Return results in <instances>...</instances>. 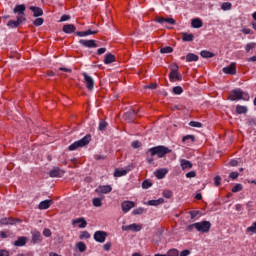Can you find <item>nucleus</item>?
I'll list each match as a JSON object with an SVG mask.
<instances>
[{
    "instance_id": "obj_1",
    "label": "nucleus",
    "mask_w": 256,
    "mask_h": 256,
    "mask_svg": "<svg viewBox=\"0 0 256 256\" xmlns=\"http://www.w3.org/2000/svg\"><path fill=\"white\" fill-rule=\"evenodd\" d=\"M149 153L151 155V157H155V155H157V157H159V159L165 157V155H168V153H171V149H169L166 146H155L150 148Z\"/></svg>"
},
{
    "instance_id": "obj_2",
    "label": "nucleus",
    "mask_w": 256,
    "mask_h": 256,
    "mask_svg": "<svg viewBox=\"0 0 256 256\" xmlns=\"http://www.w3.org/2000/svg\"><path fill=\"white\" fill-rule=\"evenodd\" d=\"M91 143V134H87L82 139L72 143L69 147V151H76V149H80L81 147H87Z\"/></svg>"
},
{
    "instance_id": "obj_3",
    "label": "nucleus",
    "mask_w": 256,
    "mask_h": 256,
    "mask_svg": "<svg viewBox=\"0 0 256 256\" xmlns=\"http://www.w3.org/2000/svg\"><path fill=\"white\" fill-rule=\"evenodd\" d=\"M230 101H249V94L243 92L241 89L232 90L228 97Z\"/></svg>"
},
{
    "instance_id": "obj_4",
    "label": "nucleus",
    "mask_w": 256,
    "mask_h": 256,
    "mask_svg": "<svg viewBox=\"0 0 256 256\" xmlns=\"http://www.w3.org/2000/svg\"><path fill=\"white\" fill-rule=\"evenodd\" d=\"M195 229L200 233H209L211 231V222L209 221H202L194 223Z\"/></svg>"
},
{
    "instance_id": "obj_5",
    "label": "nucleus",
    "mask_w": 256,
    "mask_h": 256,
    "mask_svg": "<svg viewBox=\"0 0 256 256\" xmlns=\"http://www.w3.org/2000/svg\"><path fill=\"white\" fill-rule=\"evenodd\" d=\"M82 75L84 77L86 89H88V91H93V89H95V80H93V77L89 76L87 72H83Z\"/></svg>"
},
{
    "instance_id": "obj_6",
    "label": "nucleus",
    "mask_w": 256,
    "mask_h": 256,
    "mask_svg": "<svg viewBox=\"0 0 256 256\" xmlns=\"http://www.w3.org/2000/svg\"><path fill=\"white\" fill-rule=\"evenodd\" d=\"M107 235V232L98 230L94 233V240L97 241V243H105Z\"/></svg>"
},
{
    "instance_id": "obj_7",
    "label": "nucleus",
    "mask_w": 256,
    "mask_h": 256,
    "mask_svg": "<svg viewBox=\"0 0 256 256\" xmlns=\"http://www.w3.org/2000/svg\"><path fill=\"white\" fill-rule=\"evenodd\" d=\"M135 117H137V112H135L133 109L129 110L123 115L124 121H127L128 123H134Z\"/></svg>"
},
{
    "instance_id": "obj_8",
    "label": "nucleus",
    "mask_w": 256,
    "mask_h": 256,
    "mask_svg": "<svg viewBox=\"0 0 256 256\" xmlns=\"http://www.w3.org/2000/svg\"><path fill=\"white\" fill-rule=\"evenodd\" d=\"M80 45H83V47H87L88 49H93L99 47L97 44V41L95 40H84L81 39L79 40Z\"/></svg>"
},
{
    "instance_id": "obj_9",
    "label": "nucleus",
    "mask_w": 256,
    "mask_h": 256,
    "mask_svg": "<svg viewBox=\"0 0 256 256\" xmlns=\"http://www.w3.org/2000/svg\"><path fill=\"white\" fill-rule=\"evenodd\" d=\"M236 63L232 62L229 66L223 68V73L226 75H237Z\"/></svg>"
},
{
    "instance_id": "obj_10",
    "label": "nucleus",
    "mask_w": 256,
    "mask_h": 256,
    "mask_svg": "<svg viewBox=\"0 0 256 256\" xmlns=\"http://www.w3.org/2000/svg\"><path fill=\"white\" fill-rule=\"evenodd\" d=\"M23 21H27V19L25 17H17V20H10L7 23V27H9L10 29H15L17 28L18 25H21V23H23Z\"/></svg>"
},
{
    "instance_id": "obj_11",
    "label": "nucleus",
    "mask_w": 256,
    "mask_h": 256,
    "mask_svg": "<svg viewBox=\"0 0 256 256\" xmlns=\"http://www.w3.org/2000/svg\"><path fill=\"white\" fill-rule=\"evenodd\" d=\"M143 229V226L141 224H130L127 226H122V231H134V232H139Z\"/></svg>"
},
{
    "instance_id": "obj_12",
    "label": "nucleus",
    "mask_w": 256,
    "mask_h": 256,
    "mask_svg": "<svg viewBox=\"0 0 256 256\" xmlns=\"http://www.w3.org/2000/svg\"><path fill=\"white\" fill-rule=\"evenodd\" d=\"M26 9H27V7L25 6V4H18L14 7L13 13H17L18 14L17 17H25Z\"/></svg>"
},
{
    "instance_id": "obj_13",
    "label": "nucleus",
    "mask_w": 256,
    "mask_h": 256,
    "mask_svg": "<svg viewBox=\"0 0 256 256\" xmlns=\"http://www.w3.org/2000/svg\"><path fill=\"white\" fill-rule=\"evenodd\" d=\"M155 22L160 23L161 25H163V23H168L169 25H176V23H177V21H175V19H173V18H164V17H160V16H157L155 18Z\"/></svg>"
},
{
    "instance_id": "obj_14",
    "label": "nucleus",
    "mask_w": 256,
    "mask_h": 256,
    "mask_svg": "<svg viewBox=\"0 0 256 256\" xmlns=\"http://www.w3.org/2000/svg\"><path fill=\"white\" fill-rule=\"evenodd\" d=\"M123 213H128V211H131L133 207H135V202L133 201H124L121 204Z\"/></svg>"
},
{
    "instance_id": "obj_15",
    "label": "nucleus",
    "mask_w": 256,
    "mask_h": 256,
    "mask_svg": "<svg viewBox=\"0 0 256 256\" xmlns=\"http://www.w3.org/2000/svg\"><path fill=\"white\" fill-rule=\"evenodd\" d=\"M50 177H62L65 175V171L61 170L59 167H54L50 172H49Z\"/></svg>"
},
{
    "instance_id": "obj_16",
    "label": "nucleus",
    "mask_w": 256,
    "mask_h": 256,
    "mask_svg": "<svg viewBox=\"0 0 256 256\" xmlns=\"http://www.w3.org/2000/svg\"><path fill=\"white\" fill-rule=\"evenodd\" d=\"M111 191H113V188L111 187V185L99 186L95 190V192L98 193L99 195H101V193H104V194L111 193Z\"/></svg>"
},
{
    "instance_id": "obj_17",
    "label": "nucleus",
    "mask_w": 256,
    "mask_h": 256,
    "mask_svg": "<svg viewBox=\"0 0 256 256\" xmlns=\"http://www.w3.org/2000/svg\"><path fill=\"white\" fill-rule=\"evenodd\" d=\"M62 31L67 34L75 33V31H77V27L73 24H66L63 26Z\"/></svg>"
},
{
    "instance_id": "obj_18",
    "label": "nucleus",
    "mask_w": 256,
    "mask_h": 256,
    "mask_svg": "<svg viewBox=\"0 0 256 256\" xmlns=\"http://www.w3.org/2000/svg\"><path fill=\"white\" fill-rule=\"evenodd\" d=\"M51 205H53V200H44L39 203L38 209H40V210L49 209L51 207Z\"/></svg>"
},
{
    "instance_id": "obj_19",
    "label": "nucleus",
    "mask_w": 256,
    "mask_h": 256,
    "mask_svg": "<svg viewBox=\"0 0 256 256\" xmlns=\"http://www.w3.org/2000/svg\"><path fill=\"white\" fill-rule=\"evenodd\" d=\"M180 166L182 167L183 171H185V169H192L193 163H191V161H189V160L181 159Z\"/></svg>"
},
{
    "instance_id": "obj_20",
    "label": "nucleus",
    "mask_w": 256,
    "mask_h": 256,
    "mask_svg": "<svg viewBox=\"0 0 256 256\" xmlns=\"http://www.w3.org/2000/svg\"><path fill=\"white\" fill-rule=\"evenodd\" d=\"M30 11L33 12V17H41L43 15V9L37 6H30Z\"/></svg>"
},
{
    "instance_id": "obj_21",
    "label": "nucleus",
    "mask_w": 256,
    "mask_h": 256,
    "mask_svg": "<svg viewBox=\"0 0 256 256\" xmlns=\"http://www.w3.org/2000/svg\"><path fill=\"white\" fill-rule=\"evenodd\" d=\"M167 173H168L167 168H162V169L156 170L154 172V175L155 177H157V179H163L165 175H167Z\"/></svg>"
},
{
    "instance_id": "obj_22",
    "label": "nucleus",
    "mask_w": 256,
    "mask_h": 256,
    "mask_svg": "<svg viewBox=\"0 0 256 256\" xmlns=\"http://www.w3.org/2000/svg\"><path fill=\"white\" fill-rule=\"evenodd\" d=\"M191 25L194 29H201L203 27V21L199 18H194L191 20Z\"/></svg>"
},
{
    "instance_id": "obj_23",
    "label": "nucleus",
    "mask_w": 256,
    "mask_h": 256,
    "mask_svg": "<svg viewBox=\"0 0 256 256\" xmlns=\"http://www.w3.org/2000/svg\"><path fill=\"white\" fill-rule=\"evenodd\" d=\"M27 244V237L21 236L19 237L15 242L14 245L15 247H24V245Z\"/></svg>"
},
{
    "instance_id": "obj_24",
    "label": "nucleus",
    "mask_w": 256,
    "mask_h": 256,
    "mask_svg": "<svg viewBox=\"0 0 256 256\" xmlns=\"http://www.w3.org/2000/svg\"><path fill=\"white\" fill-rule=\"evenodd\" d=\"M77 224H79L80 229H85V227H87V220H85V218H78L73 221V225Z\"/></svg>"
},
{
    "instance_id": "obj_25",
    "label": "nucleus",
    "mask_w": 256,
    "mask_h": 256,
    "mask_svg": "<svg viewBox=\"0 0 256 256\" xmlns=\"http://www.w3.org/2000/svg\"><path fill=\"white\" fill-rule=\"evenodd\" d=\"M42 238H41V232L39 231H34L32 232V243H41Z\"/></svg>"
},
{
    "instance_id": "obj_26",
    "label": "nucleus",
    "mask_w": 256,
    "mask_h": 256,
    "mask_svg": "<svg viewBox=\"0 0 256 256\" xmlns=\"http://www.w3.org/2000/svg\"><path fill=\"white\" fill-rule=\"evenodd\" d=\"M105 65H111V63H115V55L108 53L104 57Z\"/></svg>"
},
{
    "instance_id": "obj_27",
    "label": "nucleus",
    "mask_w": 256,
    "mask_h": 256,
    "mask_svg": "<svg viewBox=\"0 0 256 256\" xmlns=\"http://www.w3.org/2000/svg\"><path fill=\"white\" fill-rule=\"evenodd\" d=\"M154 256H179V250L173 248L170 249L166 254H155Z\"/></svg>"
},
{
    "instance_id": "obj_28",
    "label": "nucleus",
    "mask_w": 256,
    "mask_h": 256,
    "mask_svg": "<svg viewBox=\"0 0 256 256\" xmlns=\"http://www.w3.org/2000/svg\"><path fill=\"white\" fill-rule=\"evenodd\" d=\"M169 79L173 83L175 80L181 81L182 77H181V74H179V72H170Z\"/></svg>"
},
{
    "instance_id": "obj_29",
    "label": "nucleus",
    "mask_w": 256,
    "mask_h": 256,
    "mask_svg": "<svg viewBox=\"0 0 256 256\" xmlns=\"http://www.w3.org/2000/svg\"><path fill=\"white\" fill-rule=\"evenodd\" d=\"M162 203H165V199L159 198L157 200H149L147 202V205H150V206H153V207H157V205H161Z\"/></svg>"
},
{
    "instance_id": "obj_30",
    "label": "nucleus",
    "mask_w": 256,
    "mask_h": 256,
    "mask_svg": "<svg viewBox=\"0 0 256 256\" xmlns=\"http://www.w3.org/2000/svg\"><path fill=\"white\" fill-rule=\"evenodd\" d=\"M186 61L187 63H191L193 61H199V56H197V54L188 53L186 55Z\"/></svg>"
},
{
    "instance_id": "obj_31",
    "label": "nucleus",
    "mask_w": 256,
    "mask_h": 256,
    "mask_svg": "<svg viewBox=\"0 0 256 256\" xmlns=\"http://www.w3.org/2000/svg\"><path fill=\"white\" fill-rule=\"evenodd\" d=\"M193 39H195V36L193 34H189L187 32L182 33V41L190 42L193 41Z\"/></svg>"
},
{
    "instance_id": "obj_32",
    "label": "nucleus",
    "mask_w": 256,
    "mask_h": 256,
    "mask_svg": "<svg viewBox=\"0 0 256 256\" xmlns=\"http://www.w3.org/2000/svg\"><path fill=\"white\" fill-rule=\"evenodd\" d=\"M201 57H203L204 59H211L212 57H215V54H213L210 51L207 50H203L200 52Z\"/></svg>"
},
{
    "instance_id": "obj_33",
    "label": "nucleus",
    "mask_w": 256,
    "mask_h": 256,
    "mask_svg": "<svg viewBox=\"0 0 256 256\" xmlns=\"http://www.w3.org/2000/svg\"><path fill=\"white\" fill-rule=\"evenodd\" d=\"M247 111H248L247 106L238 105L236 107V112L238 113V115H242L244 113H247Z\"/></svg>"
},
{
    "instance_id": "obj_34",
    "label": "nucleus",
    "mask_w": 256,
    "mask_h": 256,
    "mask_svg": "<svg viewBox=\"0 0 256 256\" xmlns=\"http://www.w3.org/2000/svg\"><path fill=\"white\" fill-rule=\"evenodd\" d=\"M76 247L80 253H84V251H87V246L83 242H78L76 244Z\"/></svg>"
},
{
    "instance_id": "obj_35",
    "label": "nucleus",
    "mask_w": 256,
    "mask_h": 256,
    "mask_svg": "<svg viewBox=\"0 0 256 256\" xmlns=\"http://www.w3.org/2000/svg\"><path fill=\"white\" fill-rule=\"evenodd\" d=\"M127 173V170L116 169L114 172V177H123Z\"/></svg>"
},
{
    "instance_id": "obj_36",
    "label": "nucleus",
    "mask_w": 256,
    "mask_h": 256,
    "mask_svg": "<svg viewBox=\"0 0 256 256\" xmlns=\"http://www.w3.org/2000/svg\"><path fill=\"white\" fill-rule=\"evenodd\" d=\"M107 125H109L105 120H101L99 123V131H105L107 129Z\"/></svg>"
},
{
    "instance_id": "obj_37",
    "label": "nucleus",
    "mask_w": 256,
    "mask_h": 256,
    "mask_svg": "<svg viewBox=\"0 0 256 256\" xmlns=\"http://www.w3.org/2000/svg\"><path fill=\"white\" fill-rule=\"evenodd\" d=\"M172 93H174V95H181V93H183V88L181 86H175L172 89Z\"/></svg>"
},
{
    "instance_id": "obj_38",
    "label": "nucleus",
    "mask_w": 256,
    "mask_h": 256,
    "mask_svg": "<svg viewBox=\"0 0 256 256\" xmlns=\"http://www.w3.org/2000/svg\"><path fill=\"white\" fill-rule=\"evenodd\" d=\"M92 203H93L94 207H102V205H103L101 198H94L92 200Z\"/></svg>"
},
{
    "instance_id": "obj_39",
    "label": "nucleus",
    "mask_w": 256,
    "mask_h": 256,
    "mask_svg": "<svg viewBox=\"0 0 256 256\" xmlns=\"http://www.w3.org/2000/svg\"><path fill=\"white\" fill-rule=\"evenodd\" d=\"M160 53H162V54L173 53V48L171 46H166V47L160 49Z\"/></svg>"
},
{
    "instance_id": "obj_40",
    "label": "nucleus",
    "mask_w": 256,
    "mask_h": 256,
    "mask_svg": "<svg viewBox=\"0 0 256 256\" xmlns=\"http://www.w3.org/2000/svg\"><path fill=\"white\" fill-rule=\"evenodd\" d=\"M162 195L165 197V199H171V197H173V191L164 190Z\"/></svg>"
},
{
    "instance_id": "obj_41",
    "label": "nucleus",
    "mask_w": 256,
    "mask_h": 256,
    "mask_svg": "<svg viewBox=\"0 0 256 256\" xmlns=\"http://www.w3.org/2000/svg\"><path fill=\"white\" fill-rule=\"evenodd\" d=\"M239 191H243V185H241V184H236V185L232 188V193H239Z\"/></svg>"
},
{
    "instance_id": "obj_42",
    "label": "nucleus",
    "mask_w": 256,
    "mask_h": 256,
    "mask_svg": "<svg viewBox=\"0 0 256 256\" xmlns=\"http://www.w3.org/2000/svg\"><path fill=\"white\" fill-rule=\"evenodd\" d=\"M149 187H153V183L149 182V180H144L142 182V189H149Z\"/></svg>"
},
{
    "instance_id": "obj_43",
    "label": "nucleus",
    "mask_w": 256,
    "mask_h": 256,
    "mask_svg": "<svg viewBox=\"0 0 256 256\" xmlns=\"http://www.w3.org/2000/svg\"><path fill=\"white\" fill-rule=\"evenodd\" d=\"M43 23H44L43 18H36L33 22V25H35V27H41Z\"/></svg>"
},
{
    "instance_id": "obj_44",
    "label": "nucleus",
    "mask_w": 256,
    "mask_h": 256,
    "mask_svg": "<svg viewBox=\"0 0 256 256\" xmlns=\"http://www.w3.org/2000/svg\"><path fill=\"white\" fill-rule=\"evenodd\" d=\"M221 9L223 11H229L231 9V3H229V2L222 3Z\"/></svg>"
},
{
    "instance_id": "obj_45",
    "label": "nucleus",
    "mask_w": 256,
    "mask_h": 256,
    "mask_svg": "<svg viewBox=\"0 0 256 256\" xmlns=\"http://www.w3.org/2000/svg\"><path fill=\"white\" fill-rule=\"evenodd\" d=\"M188 139L191 140L192 143H195V136L193 135H186L182 138V142L185 143V141H188Z\"/></svg>"
},
{
    "instance_id": "obj_46",
    "label": "nucleus",
    "mask_w": 256,
    "mask_h": 256,
    "mask_svg": "<svg viewBox=\"0 0 256 256\" xmlns=\"http://www.w3.org/2000/svg\"><path fill=\"white\" fill-rule=\"evenodd\" d=\"M247 233H255L256 234V222L252 224V226L246 229Z\"/></svg>"
},
{
    "instance_id": "obj_47",
    "label": "nucleus",
    "mask_w": 256,
    "mask_h": 256,
    "mask_svg": "<svg viewBox=\"0 0 256 256\" xmlns=\"http://www.w3.org/2000/svg\"><path fill=\"white\" fill-rule=\"evenodd\" d=\"M255 42H252V43H248L246 46H245V49H246V52L249 53V51H251V49H255Z\"/></svg>"
},
{
    "instance_id": "obj_48",
    "label": "nucleus",
    "mask_w": 256,
    "mask_h": 256,
    "mask_svg": "<svg viewBox=\"0 0 256 256\" xmlns=\"http://www.w3.org/2000/svg\"><path fill=\"white\" fill-rule=\"evenodd\" d=\"M170 70H171V73H177L179 72V66L177 65V63H174L170 66Z\"/></svg>"
},
{
    "instance_id": "obj_49",
    "label": "nucleus",
    "mask_w": 256,
    "mask_h": 256,
    "mask_svg": "<svg viewBox=\"0 0 256 256\" xmlns=\"http://www.w3.org/2000/svg\"><path fill=\"white\" fill-rule=\"evenodd\" d=\"M189 125L190 127H197V128L203 127V124L201 122H195V121H191Z\"/></svg>"
},
{
    "instance_id": "obj_50",
    "label": "nucleus",
    "mask_w": 256,
    "mask_h": 256,
    "mask_svg": "<svg viewBox=\"0 0 256 256\" xmlns=\"http://www.w3.org/2000/svg\"><path fill=\"white\" fill-rule=\"evenodd\" d=\"M143 211H145V209L140 207V208L134 209L132 213L133 215H142Z\"/></svg>"
},
{
    "instance_id": "obj_51",
    "label": "nucleus",
    "mask_w": 256,
    "mask_h": 256,
    "mask_svg": "<svg viewBox=\"0 0 256 256\" xmlns=\"http://www.w3.org/2000/svg\"><path fill=\"white\" fill-rule=\"evenodd\" d=\"M89 237H91V234H89V232H87V231H83L80 234V239H89Z\"/></svg>"
},
{
    "instance_id": "obj_52",
    "label": "nucleus",
    "mask_w": 256,
    "mask_h": 256,
    "mask_svg": "<svg viewBox=\"0 0 256 256\" xmlns=\"http://www.w3.org/2000/svg\"><path fill=\"white\" fill-rule=\"evenodd\" d=\"M157 87H159V85H158L157 83H153V84L144 86V89H152V90H155V89H157Z\"/></svg>"
},
{
    "instance_id": "obj_53",
    "label": "nucleus",
    "mask_w": 256,
    "mask_h": 256,
    "mask_svg": "<svg viewBox=\"0 0 256 256\" xmlns=\"http://www.w3.org/2000/svg\"><path fill=\"white\" fill-rule=\"evenodd\" d=\"M189 214L191 215V219H194L195 217H197V215H200L201 212L199 210H195V211H190Z\"/></svg>"
},
{
    "instance_id": "obj_54",
    "label": "nucleus",
    "mask_w": 256,
    "mask_h": 256,
    "mask_svg": "<svg viewBox=\"0 0 256 256\" xmlns=\"http://www.w3.org/2000/svg\"><path fill=\"white\" fill-rule=\"evenodd\" d=\"M197 176V173L195 171H190L188 173H186V177L188 179H192L193 177H196Z\"/></svg>"
},
{
    "instance_id": "obj_55",
    "label": "nucleus",
    "mask_w": 256,
    "mask_h": 256,
    "mask_svg": "<svg viewBox=\"0 0 256 256\" xmlns=\"http://www.w3.org/2000/svg\"><path fill=\"white\" fill-rule=\"evenodd\" d=\"M241 33H243L244 35H251V34H253V31H251V29H249V28H243L241 30Z\"/></svg>"
},
{
    "instance_id": "obj_56",
    "label": "nucleus",
    "mask_w": 256,
    "mask_h": 256,
    "mask_svg": "<svg viewBox=\"0 0 256 256\" xmlns=\"http://www.w3.org/2000/svg\"><path fill=\"white\" fill-rule=\"evenodd\" d=\"M111 242H107L106 244L103 245L104 251H111Z\"/></svg>"
},
{
    "instance_id": "obj_57",
    "label": "nucleus",
    "mask_w": 256,
    "mask_h": 256,
    "mask_svg": "<svg viewBox=\"0 0 256 256\" xmlns=\"http://www.w3.org/2000/svg\"><path fill=\"white\" fill-rule=\"evenodd\" d=\"M214 183H215L216 187H219V185H221V176H216L214 178Z\"/></svg>"
},
{
    "instance_id": "obj_58",
    "label": "nucleus",
    "mask_w": 256,
    "mask_h": 256,
    "mask_svg": "<svg viewBox=\"0 0 256 256\" xmlns=\"http://www.w3.org/2000/svg\"><path fill=\"white\" fill-rule=\"evenodd\" d=\"M71 19V16L69 15H62L60 18V23H63V21H69Z\"/></svg>"
},
{
    "instance_id": "obj_59",
    "label": "nucleus",
    "mask_w": 256,
    "mask_h": 256,
    "mask_svg": "<svg viewBox=\"0 0 256 256\" xmlns=\"http://www.w3.org/2000/svg\"><path fill=\"white\" fill-rule=\"evenodd\" d=\"M43 235L45 237H51V230L49 228L44 229Z\"/></svg>"
},
{
    "instance_id": "obj_60",
    "label": "nucleus",
    "mask_w": 256,
    "mask_h": 256,
    "mask_svg": "<svg viewBox=\"0 0 256 256\" xmlns=\"http://www.w3.org/2000/svg\"><path fill=\"white\" fill-rule=\"evenodd\" d=\"M140 146H141V142L139 141L132 142L133 149H139Z\"/></svg>"
},
{
    "instance_id": "obj_61",
    "label": "nucleus",
    "mask_w": 256,
    "mask_h": 256,
    "mask_svg": "<svg viewBox=\"0 0 256 256\" xmlns=\"http://www.w3.org/2000/svg\"><path fill=\"white\" fill-rule=\"evenodd\" d=\"M9 218H2L1 220H0V224L1 225H9Z\"/></svg>"
},
{
    "instance_id": "obj_62",
    "label": "nucleus",
    "mask_w": 256,
    "mask_h": 256,
    "mask_svg": "<svg viewBox=\"0 0 256 256\" xmlns=\"http://www.w3.org/2000/svg\"><path fill=\"white\" fill-rule=\"evenodd\" d=\"M237 177H239V173L238 172H232L229 175L230 179H237Z\"/></svg>"
},
{
    "instance_id": "obj_63",
    "label": "nucleus",
    "mask_w": 256,
    "mask_h": 256,
    "mask_svg": "<svg viewBox=\"0 0 256 256\" xmlns=\"http://www.w3.org/2000/svg\"><path fill=\"white\" fill-rule=\"evenodd\" d=\"M0 256H9V251L5 249H0Z\"/></svg>"
},
{
    "instance_id": "obj_64",
    "label": "nucleus",
    "mask_w": 256,
    "mask_h": 256,
    "mask_svg": "<svg viewBox=\"0 0 256 256\" xmlns=\"http://www.w3.org/2000/svg\"><path fill=\"white\" fill-rule=\"evenodd\" d=\"M188 255H191V251H189V250H183V251L180 253V256H188Z\"/></svg>"
}]
</instances>
